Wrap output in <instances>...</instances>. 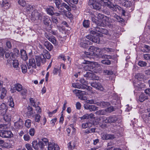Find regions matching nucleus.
Masks as SVG:
<instances>
[{
  "label": "nucleus",
  "instance_id": "obj_1",
  "mask_svg": "<svg viewBox=\"0 0 150 150\" xmlns=\"http://www.w3.org/2000/svg\"><path fill=\"white\" fill-rule=\"evenodd\" d=\"M97 50H99V49L93 46H91L88 50L89 52H86L85 54L90 59L93 58V56H95L98 54L96 53Z\"/></svg>",
  "mask_w": 150,
  "mask_h": 150
},
{
  "label": "nucleus",
  "instance_id": "obj_2",
  "mask_svg": "<svg viewBox=\"0 0 150 150\" xmlns=\"http://www.w3.org/2000/svg\"><path fill=\"white\" fill-rule=\"evenodd\" d=\"M48 32V35H47V39L54 44H57L56 40L54 37L53 36L51 35V34L54 35H57V31H54L50 29L49 30Z\"/></svg>",
  "mask_w": 150,
  "mask_h": 150
},
{
  "label": "nucleus",
  "instance_id": "obj_3",
  "mask_svg": "<svg viewBox=\"0 0 150 150\" xmlns=\"http://www.w3.org/2000/svg\"><path fill=\"white\" fill-rule=\"evenodd\" d=\"M47 57L46 55L45 54H41L40 56H36L35 59H36V63L37 66H40V65L41 62L43 63H45L46 62V59Z\"/></svg>",
  "mask_w": 150,
  "mask_h": 150
},
{
  "label": "nucleus",
  "instance_id": "obj_4",
  "mask_svg": "<svg viewBox=\"0 0 150 150\" xmlns=\"http://www.w3.org/2000/svg\"><path fill=\"white\" fill-rule=\"evenodd\" d=\"M83 63L85 64L86 65L84 67V69L86 71H91V69H93V67L92 65L93 64L94 65L97 64L96 62H93L89 61L87 60H84Z\"/></svg>",
  "mask_w": 150,
  "mask_h": 150
},
{
  "label": "nucleus",
  "instance_id": "obj_5",
  "mask_svg": "<svg viewBox=\"0 0 150 150\" xmlns=\"http://www.w3.org/2000/svg\"><path fill=\"white\" fill-rule=\"evenodd\" d=\"M41 14L38 12L37 10H34L32 12L31 15V19L33 21L41 20Z\"/></svg>",
  "mask_w": 150,
  "mask_h": 150
},
{
  "label": "nucleus",
  "instance_id": "obj_6",
  "mask_svg": "<svg viewBox=\"0 0 150 150\" xmlns=\"http://www.w3.org/2000/svg\"><path fill=\"white\" fill-rule=\"evenodd\" d=\"M47 149L48 150H60L59 146L53 142H49L47 141Z\"/></svg>",
  "mask_w": 150,
  "mask_h": 150
},
{
  "label": "nucleus",
  "instance_id": "obj_7",
  "mask_svg": "<svg viewBox=\"0 0 150 150\" xmlns=\"http://www.w3.org/2000/svg\"><path fill=\"white\" fill-rule=\"evenodd\" d=\"M86 38L89 40L97 43H99L100 41L99 36L97 35L94 36L91 35H88L86 36Z\"/></svg>",
  "mask_w": 150,
  "mask_h": 150
},
{
  "label": "nucleus",
  "instance_id": "obj_8",
  "mask_svg": "<svg viewBox=\"0 0 150 150\" xmlns=\"http://www.w3.org/2000/svg\"><path fill=\"white\" fill-rule=\"evenodd\" d=\"M91 86L101 91H103L104 90L103 86L99 82H94L91 83Z\"/></svg>",
  "mask_w": 150,
  "mask_h": 150
},
{
  "label": "nucleus",
  "instance_id": "obj_9",
  "mask_svg": "<svg viewBox=\"0 0 150 150\" xmlns=\"http://www.w3.org/2000/svg\"><path fill=\"white\" fill-rule=\"evenodd\" d=\"M91 86L101 91H103L104 90L103 86L99 82H94L91 83Z\"/></svg>",
  "mask_w": 150,
  "mask_h": 150
},
{
  "label": "nucleus",
  "instance_id": "obj_10",
  "mask_svg": "<svg viewBox=\"0 0 150 150\" xmlns=\"http://www.w3.org/2000/svg\"><path fill=\"white\" fill-rule=\"evenodd\" d=\"M103 20L105 26H107L110 28H112V20L110 18L105 16Z\"/></svg>",
  "mask_w": 150,
  "mask_h": 150
},
{
  "label": "nucleus",
  "instance_id": "obj_11",
  "mask_svg": "<svg viewBox=\"0 0 150 150\" xmlns=\"http://www.w3.org/2000/svg\"><path fill=\"white\" fill-rule=\"evenodd\" d=\"M103 20L105 26H107L110 28H112V20L110 18L105 16Z\"/></svg>",
  "mask_w": 150,
  "mask_h": 150
},
{
  "label": "nucleus",
  "instance_id": "obj_12",
  "mask_svg": "<svg viewBox=\"0 0 150 150\" xmlns=\"http://www.w3.org/2000/svg\"><path fill=\"white\" fill-rule=\"evenodd\" d=\"M104 122L106 123H115L118 120V118L115 115L109 116L105 119Z\"/></svg>",
  "mask_w": 150,
  "mask_h": 150
},
{
  "label": "nucleus",
  "instance_id": "obj_13",
  "mask_svg": "<svg viewBox=\"0 0 150 150\" xmlns=\"http://www.w3.org/2000/svg\"><path fill=\"white\" fill-rule=\"evenodd\" d=\"M13 134L10 131H0V136L4 138H9Z\"/></svg>",
  "mask_w": 150,
  "mask_h": 150
},
{
  "label": "nucleus",
  "instance_id": "obj_14",
  "mask_svg": "<svg viewBox=\"0 0 150 150\" xmlns=\"http://www.w3.org/2000/svg\"><path fill=\"white\" fill-rule=\"evenodd\" d=\"M28 69H30L31 67L32 68L35 69L36 66V63L35 60L34 58H31L29 59V63L28 65Z\"/></svg>",
  "mask_w": 150,
  "mask_h": 150
},
{
  "label": "nucleus",
  "instance_id": "obj_15",
  "mask_svg": "<svg viewBox=\"0 0 150 150\" xmlns=\"http://www.w3.org/2000/svg\"><path fill=\"white\" fill-rule=\"evenodd\" d=\"M92 43L86 40L85 38H83L81 40L80 45L82 47L86 48L88 45H91Z\"/></svg>",
  "mask_w": 150,
  "mask_h": 150
},
{
  "label": "nucleus",
  "instance_id": "obj_16",
  "mask_svg": "<svg viewBox=\"0 0 150 150\" xmlns=\"http://www.w3.org/2000/svg\"><path fill=\"white\" fill-rule=\"evenodd\" d=\"M102 58L107 59L101 61V62L102 64L106 65H110V61L108 59L110 58H111V56L106 55H103L102 56Z\"/></svg>",
  "mask_w": 150,
  "mask_h": 150
},
{
  "label": "nucleus",
  "instance_id": "obj_17",
  "mask_svg": "<svg viewBox=\"0 0 150 150\" xmlns=\"http://www.w3.org/2000/svg\"><path fill=\"white\" fill-rule=\"evenodd\" d=\"M0 5L5 9L9 8L11 6V4L6 0H0Z\"/></svg>",
  "mask_w": 150,
  "mask_h": 150
},
{
  "label": "nucleus",
  "instance_id": "obj_18",
  "mask_svg": "<svg viewBox=\"0 0 150 150\" xmlns=\"http://www.w3.org/2000/svg\"><path fill=\"white\" fill-rule=\"evenodd\" d=\"M23 124L22 120L19 118V120L15 123L14 126L16 128L20 129L23 127Z\"/></svg>",
  "mask_w": 150,
  "mask_h": 150
},
{
  "label": "nucleus",
  "instance_id": "obj_19",
  "mask_svg": "<svg viewBox=\"0 0 150 150\" xmlns=\"http://www.w3.org/2000/svg\"><path fill=\"white\" fill-rule=\"evenodd\" d=\"M120 4L122 6L126 7H130L132 5V3L129 1L127 0H121Z\"/></svg>",
  "mask_w": 150,
  "mask_h": 150
},
{
  "label": "nucleus",
  "instance_id": "obj_20",
  "mask_svg": "<svg viewBox=\"0 0 150 150\" xmlns=\"http://www.w3.org/2000/svg\"><path fill=\"white\" fill-rule=\"evenodd\" d=\"M72 86L73 87L79 89H85V86H83L82 84H80L78 83H74L72 84Z\"/></svg>",
  "mask_w": 150,
  "mask_h": 150
},
{
  "label": "nucleus",
  "instance_id": "obj_21",
  "mask_svg": "<svg viewBox=\"0 0 150 150\" xmlns=\"http://www.w3.org/2000/svg\"><path fill=\"white\" fill-rule=\"evenodd\" d=\"M20 52L21 58L25 61L27 60L28 59V57L26 51L24 50H21Z\"/></svg>",
  "mask_w": 150,
  "mask_h": 150
},
{
  "label": "nucleus",
  "instance_id": "obj_22",
  "mask_svg": "<svg viewBox=\"0 0 150 150\" xmlns=\"http://www.w3.org/2000/svg\"><path fill=\"white\" fill-rule=\"evenodd\" d=\"M105 5L110 8H114L115 6L111 2L108 0H103Z\"/></svg>",
  "mask_w": 150,
  "mask_h": 150
},
{
  "label": "nucleus",
  "instance_id": "obj_23",
  "mask_svg": "<svg viewBox=\"0 0 150 150\" xmlns=\"http://www.w3.org/2000/svg\"><path fill=\"white\" fill-rule=\"evenodd\" d=\"M94 15L95 17L99 20H103V18L105 16L103 15L98 13L94 12Z\"/></svg>",
  "mask_w": 150,
  "mask_h": 150
},
{
  "label": "nucleus",
  "instance_id": "obj_24",
  "mask_svg": "<svg viewBox=\"0 0 150 150\" xmlns=\"http://www.w3.org/2000/svg\"><path fill=\"white\" fill-rule=\"evenodd\" d=\"M148 97L146 96L144 93H142L139 96V100L141 102H143L145 100L148 99Z\"/></svg>",
  "mask_w": 150,
  "mask_h": 150
},
{
  "label": "nucleus",
  "instance_id": "obj_25",
  "mask_svg": "<svg viewBox=\"0 0 150 150\" xmlns=\"http://www.w3.org/2000/svg\"><path fill=\"white\" fill-rule=\"evenodd\" d=\"M32 145L33 148L35 150H39V145L38 142L37 141H34L32 142Z\"/></svg>",
  "mask_w": 150,
  "mask_h": 150
},
{
  "label": "nucleus",
  "instance_id": "obj_26",
  "mask_svg": "<svg viewBox=\"0 0 150 150\" xmlns=\"http://www.w3.org/2000/svg\"><path fill=\"white\" fill-rule=\"evenodd\" d=\"M84 76L88 78H93L95 76L94 74L93 73V72L91 71H88L86 72V74L84 75Z\"/></svg>",
  "mask_w": 150,
  "mask_h": 150
},
{
  "label": "nucleus",
  "instance_id": "obj_27",
  "mask_svg": "<svg viewBox=\"0 0 150 150\" xmlns=\"http://www.w3.org/2000/svg\"><path fill=\"white\" fill-rule=\"evenodd\" d=\"M56 6L60 10H62L63 7H62L61 2L60 0H56L55 1Z\"/></svg>",
  "mask_w": 150,
  "mask_h": 150
},
{
  "label": "nucleus",
  "instance_id": "obj_28",
  "mask_svg": "<svg viewBox=\"0 0 150 150\" xmlns=\"http://www.w3.org/2000/svg\"><path fill=\"white\" fill-rule=\"evenodd\" d=\"M54 8L52 6H49L47 8V13L50 15H52L54 14Z\"/></svg>",
  "mask_w": 150,
  "mask_h": 150
},
{
  "label": "nucleus",
  "instance_id": "obj_29",
  "mask_svg": "<svg viewBox=\"0 0 150 150\" xmlns=\"http://www.w3.org/2000/svg\"><path fill=\"white\" fill-rule=\"evenodd\" d=\"M73 92L74 93H81V94H83V95H87L88 94V93L84 91H82L80 90H77V89H75L73 91Z\"/></svg>",
  "mask_w": 150,
  "mask_h": 150
},
{
  "label": "nucleus",
  "instance_id": "obj_30",
  "mask_svg": "<svg viewBox=\"0 0 150 150\" xmlns=\"http://www.w3.org/2000/svg\"><path fill=\"white\" fill-rule=\"evenodd\" d=\"M14 52L13 54L12 53V57L13 58H15L16 57H18L19 56V50L16 48H15L14 49Z\"/></svg>",
  "mask_w": 150,
  "mask_h": 150
},
{
  "label": "nucleus",
  "instance_id": "obj_31",
  "mask_svg": "<svg viewBox=\"0 0 150 150\" xmlns=\"http://www.w3.org/2000/svg\"><path fill=\"white\" fill-rule=\"evenodd\" d=\"M14 88L18 91H20L23 88L21 85L19 83H17L14 85Z\"/></svg>",
  "mask_w": 150,
  "mask_h": 150
},
{
  "label": "nucleus",
  "instance_id": "obj_32",
  "mask_svg": "<svg viewBox=\"0 0 150 150\" xmlns=\"http://www.w3.org/2000/svg\"><path fill=\"white\" fill-rule=\"evenodd\" d=\"M7 110V107L6 104L2 103L0 106V110H3V112H6Z\"/></svg>",
  "mask_w": 150,
  "mask_h": 150
},
{
  "label": "nucleus",
  "instance_id": "obj_33",
  "mask_svg": "<svg viewBox=\"0 0 150 150\" xmlns=\"http://www.w3.org/2000/svg\"><path fill=\"white\" fill-rule=\"evenodd\" d=\"M109 104V103L108 102H101L99 103H98L97 105L100 106V107L103 108L106 107L108 106Z\"/></svg>",
  "mask_w": 150,
  "mask_h": 150
},
{
  "label": "nucleus",
  "instance_id": "obj_34",
  "mask_svg": "<svg viewBox=\"0 0 150 150\" xmlns=\"http://www.w3.org/2000/svg\"><path fill=\"white\" fill-rule=\"evenodd\" d=\"M101 6L100 4L98 2H95L94 4H93V6H92L94 9L97 10H99L100 9Z\"/></svg>",
  "mask_w": 150,
  "mask_h": 150
},
{
  "label": "nucleus",
  "instance_id": "obj_35",
  "mask_svg": "<svg viewBox=\"0 0 150 150\" xmlns=\"http://www.w3.org/2000/svg\"><path fill=\"white\" fill-rule=\"evenodd\" d=\"M76 96L80 99L82 100H87V98L86 96L83 95L81 94V93H75Z\"/></svg>",
  "mask_w": 150,
  "mask_h": 150
},
{
  "label": "nucleus",
  "instance_id": "obj_36",
  "mask_svg": "<svg viewBox=\"0 0 150 150\" xmlns=\"http://www.w3.org/2000/svg\"><path fill=\"white\" fill-rule=\"evenodd\" d=\"M135 77L136 79L139 81L143 80L144 78V76L142 74H137Z\"/></svg>",
  "mask_w": 150,
  "mask_h": 150
},
{
  "label": "nucleus",
  "instance_id": "obj_37",
  "mask_svg": "<svg viewBox=\"0 0 150 150\" xmlns=\"http://www.w3.org/2000/svg\"><path fill=\"white\" fill-rule=\"evenodd\" d=\"M76 145L74 142H73L72 143L71 142H69L68 144V147L70 150H72L75 147Z\"/></svg>",
  "mask_w": 150,
  "mask_h": 150
},
{
  "label": "nucleus",
  "instance_id": "obj_38",
  "mask_svg": "<svg viewBox=\"0 0 150 150\" xmlns=\"http://www.w3.org/2000/svg\"><path fill=\"white\" fill-rule=\"evenodd\" d=\"M6 91L4 88H3L1 90L0 98L1 99H3L6 96Z\"/></svg>",
  "mask_w": 150,
  "mask_h": 150
},
{
  "label": "nucleus",
  "instance_id": "obj_39",
  "mask_svg": "<svg viewBox=\"0 0 150 150\" xmlns=\"http://www.w3.org/2000/svg\"><path fill=\"white\" fill-rule=\"evenodd\" d=\"M92 125V124L91 122H87L83 123L82 125V127L83 128L85 129L88 127H91Z\"/></svg>",
  "mask_w": 150,
  "mask_h": 150
},
{
  "label": "nucleus",
  "instance_id": "obj_40",
  "mask_svg": "<svg viewBox=\"0 0 150 150\" xmlns=\"http://www.w3.org/2000/svg\"><path fill=\"white\" fill-rule=\"evenodd\" d=\"M11 116L10 114L6 113L4 115V120L6 122H9L11 120Z\"/></svg>",
  "mask_w": 150,
  "mask_h": 150
},
{
  "label": "nucleus",
  "instance_id": "obj_41",
  "mask_svg": "<svg viewBox=\"0 0 150 150\" xmlns=\"http://www.w3.org/2000/svg\"><path fill=\"white\" fill-rule=\"evenodd\" d=\"M61 67L54 68L53 71V73L54 74L57 75L59 73V75H60L61 71L60 70Z\"/></svg>",
  "mask_w": 150,
  "mask_h": 150
},
{
  "label": "nucleus",
  "instance_id": "obj_42",
  "mask_svg": "<svg viewBox=\"0 0 150 150\" xmlns=\"http://www.w3.org/2000/svg\"><path fill=\"white\" fill-rule=\"evenodd\" d=\"M31 124V121L30 119H27L25 120V126L28 128H29Z\"/></svg>",
  "mask_w": 150,
  "mask_h": 150
},
{
  "label": "nucleus",
  "instance_id": "obj_43",
  "mask_svg": "<svg viewBox=\"0 0 150 150\" xmlns=\"http://www.w3.org/2000/svg\"><path fill=\"white\" fill-rule=\"evenodd\" d=\"M34 120L36 122H38L40 121V116L38 114H37L33 116Z\"/></svg>",
  "mask_w": 150,
  "mask_h": 150
},
{
  "label": "nucleus",
  "instance_id": "obj_44",
  "mask_svg": "<svg viewBox=\"0 0 150 150\" xmlns=\"http://www.w3.org/2000/svg\"><path fill=\"white\" fill-rule=\"evenodd\" d=\"M105 118V117L104 116H101L99 117H97L96 119V120L98 123H101V120H102V121L104 122Z\"/></svg>",
  "mask_w": 150,
  "mask_h": 150
},
{
  "label": "nucleus",
  "instance_id": "obj_45",
  "mask_svg": "<svg viewBox=\"0 0 150 150\" xmlns=\"http://www.w3.org/2000/svg\"><path fill=\"white\" fill-rule=\"evenodd\" d=\"M27 109L28 110L27 114L29 115H31L32 114H34L32 108L30 106H28L27 107Z\"/></svg>",
  "mask_w": 150,
  "mask_h": 150
},
{
  "label": "nucleus",
  "instance_id": "obj_46",
  "mask_svg": "<svg viewBox=\"0 0 150 150\" xmlns=\"http://www.w3.org/2000/svg\"><path fill=\"white\" fill-rule=\"evenodd\" d=\"M79 81L81 84H83L82 85L85 86L86 87H85V88L86 87V85L88 84L87 81L85 80L83 78H81Z\"/></svg>",
  "mask_w": 150,
  "mask_h": 150
},
{
  "label": "nucleus",
  "instance_id": "obj_47",
  "mask_svg": "<svg viewBox=\"0 0 150 150\" xmlns=\"http://www.w3.org/2000/svg\"><path fill=\"white\" fill-rule=\"evenodd\" d=\"M95 114L97 115H103L105 114V110H101L96 112Z\"/></svg>",
  "mask_w": 150,
  "mask_h": 150
},
{
  "label": "nucleus",
  "instance_id": "obj_48",
  "mask_svg": "<svg viewBox=\"0 0 150 150\" xmlns=\"http://www.w3.org/2000/svg\"><path fill=\"white\" fill-rule=\"evenodd\" d=\"M19 63L18 61L16 60H13L12 65L13 67L15 68H17L18 67Z\"/></svg>",
  "mask_w": 150,
  "mask_h": 150
},
{
  "label": "nucleus",
  "instance_id": "obj_49",
  "mask_svg": "<svg viewBox=\"0 0 150 150\" xmlns=\"http://www.w3.org/2000/svg\"><path fill=\"white\" fill-rule=\"evenodd\" d=\"M21 69L23 73H25L27 71V68L25 64H22L21 65Z\"/></svg>",
  "mask_w": 150,
  "mask_h": 150
},
{
  "label": "nucleus",
  "instance_id": "obj_50",
  "mask_svg": "<svg viewBox=\"0 0 150 150\" xmlns=\"http://www.w3.org/2000/svg\"><path fill=\"white\" fill-rule=\"evenodd\" d=\"M6 48H8V49L11 48L12 45L11 44V42L10 41H8L6 42Z\"/></svg>",
  "mask_w": 150,
  "mask_h": 150
},
{
  "label": "nucleus",
  "instance_id": "obj_51",
  "mask_svg": "<svg viewBox=\"0 0 150 150\" xmlns=\"http://www.w3.org/2000/svg\"><path fill=\"white\" fill-rule=\"evenodd\" d=\"M18 4L23 7H24L26 5V2L25 0H18Z\"/></svg>",
  "mask_w": 150,
  "mask_h": 150
},
{
  "label": "nucleus",
  "instance_id": "obj_52",
  "mask_svg": "<svg viewBox=\"0 0 150 150\" xmlns=\"http://www.w3.org/2000/svg\"><path fill=\"white\" fill-rule=\"evenodd\" d=\"M89 25V21L88 20H85L83 22V26L85 28L88 27Z\"/></svg>",
  "mask_w": 150,
  "mask_h": 150
},
{
  "label": "nucleus",
  "instance_id": "obj_53",
  "mask_svg": "<svg viewBox=\"0 0 150 150\" xmlns=\"http://www.w3.org/2000/svg\"><path fill=\"white\" fill-rule=\"evenodd\" d=\"M20 91L22 96H25L28 92L27 89L25 88H23Z\"/></svg>",
  "mask_w": 150,
  "mask_h": 150
},
{
  "label": "nucleus",
  "instance_id": "obj_54",
  "mask_svg": "<svg viewBox=\"0 0 150 150\" xmlns=\"http://www.w3.org/2000/svg\"><path fill=\"white\" fill-rule=\"evenodd\" d=\"M27 10L29 11H31L32 10L33 8V7L32 6L29 4H26L25 5Z\"/></svg>",
  "mask_w": 150,
  "mask_h": 150
},
{
  "label": "nucleus",
  "instance_id": "obj_55",
  "mask_svg": "<svg viewBox=\"0 0 150 150\" xmlns=\"http://www.w3.org/2000/svg\"><path fill=\"white\" fill-rule=\"evenodd\" d=\"M138 65L140 67H145L146 65V63L145 62L142 61H139L138 62Z\"/></svg>",
  "mask_w": 150,
  "mask_h": 150
},
{
  "label": "nucleus",
  "instance_id": "obj_56",
  "mask_svg": "<svg viewBox=\"0 0 150 150\" xmlns=\"http://www.w3.org/2000/svg\"><path fill=\"white\" fill-rule=\"evenodd\" d=\"M35 132V129L34 128H31L29 130V133L30 136H33L34 135Z\"/></svg>",
  "mask_w": 150,
  "mask_h": 150
},
{
  "label": "nucleus",
  "instance_id": "obj_57",
  "mask_svg": "<svg viewBox=\"0 0 150 150\" xmlns=\"http://www.w3.org/2000/svg\"><path fill=\"white\" fill-rule=\"evenodd\" d=\"M30 103L31 105L33 107L35 106L36 105L35 104L36 102L35 100L33 98H30Z\"/></svg>",
  "mask_w": 150,
  "mask_h": 150
},
{
  "label": "nucleus",
  "instance_id": "obj_58",
  "mask_svg": "<svg viewBox=\"0 0 150 150\" xmlns=\"http://www.w3.org/2000/svg\"><path fill=\"white\" fill-rule=\"evenodd\" d=\"M114 17L119 22H123L124 20L122 18H120V17L118 16L117 15H115L114 16Z\"/></svg>",
  "mask_w": 150,
  "mask_h": 150
},
{
  "label": "nucleus",
  "instance_id": "obj_59",
  "mask_svg": "<svg viewBox=\"0 0 150 150\" xmlns=\"http://www.w3.org/2000/svg\"><path fill=\"white\" fill-rule=\"evenodd\" d=\"M105 112H110L113 110V108L112 106H110L105 109Z\"/></svg>",
  "mask_w": 150,
  "mask_h": 150
},
{
  "label": "nucleus",
  "instance_id": "obj_60",
  "mask_svg": "<svg viewBox=\"0 0 150 150\" xmlns=\"http://www.w3.org/2000/svg\"><path fill=\"white\" fill-rule=\"evenodd\" d=\"M38 143L39 145V148H40L41 150L43 149L45 145H44L43 143H42V142H41L39 141Z\"/></svg>",
  "mask_w": 150,
  "mask_h": 150
},
{
  "label": "nucleus",
  "instance_id": "obj_61",
  "mask_svg": "<svg viewBox=\"0 0 150 150\" xmlns=\"http://www.w3.org/2000/svg\"><path fill=\"white\" fill-rule=\"evenodd\" d=\"M98 108L94 105H91L90 111H94L98 110Z\"/></svg>",
  "mask_w": 150,
  "mask_h": 150
},
{
  "label": "nucleus",
  "instance_id": "obj_62",
  "mask_svg": "<svg viewBox=\"0 0 150 150\" xmlns=\"http://www.w3.org/2000/svg\"><path fill=\"white\" fill-rule=\"evenodd\" d=\"M64 11V10L62 9V10H61V11H59V13H54V14L56 16H59L60 15L64 14L65 13Z\"/></svg>",
  "mask_w": 150,
  "mask_h": 150
},
{
  "label": "nucleus",
  "instance_id": "obj_63",
  "mask_svg": "<svg viewBox=\"0 0 150 150\" xmlns=\"http://www.w3.org/2000/svg\"><path fill=\"white\" fill-rule=\"evenodd\" d=\"M86 102L87 103L90 104H96V101L93 99L87 100Z\"/></svg>",
  "mask_w": 150,
  "mask_h": 150
},
{
  "label": "nucleus",
  "instance_id": "obj_64",
  "mask_svg": "<svg viewBox=\"0 0 150 150\" xmlns=\"http://www.w3.org/2000/svg\"><path fill=\"white\" fill-rule=\"evenodd\" d=\"M143 57L146 60H150V54H146L143 55Z\"/></svg>",
  "mask_w": 150,
  "mask_h": 150
}]
</instances>
